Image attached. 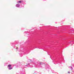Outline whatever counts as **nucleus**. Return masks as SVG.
Returning <instances> with one entry per match:
<instances>
[{"mask_svg": "<svg viewBox=\"0 0 74 74\" xmlns=\"http://www.w3.org/2000/svg\"><path fill=\"white\" fill-rule=\"evenodd\" d=\"M68 73H69V74H70V71H68Z\"/></svg>", "mask_w": 74, "mask_h": 74, "instance_id": "obj_4", "label": "nucleus"}, {"mask_svg": "<svg viewBox=\"0 0 74 74\" xmlns=\"http://www.w3.org/2000/svg\"><path fill=\"white\" fill-rule=\"evenodd\" d=\"M8 67H11V64H9L8 66Z\"/></svg>", "mask_w": 74, "mask_h": 74, "instance_id": "obj_2", "label": "nucleus"}, {"mask_svg": "<svg viewBox=\"0 0 74 74\" xmlns=\"http://www.w3.org/2000/svg\"><path fill=\"white\" fill-rule=\"evenodd\" d=\"M16 49H18V47H17Z\"/></svg>", "mask_w": 74, "mask_h": 74, "instance_id": "obj_5", "label": "nucleus"}, {"mask_svg": "<svg viewBox=\"0 0 74 74\" xmlns=\"http://www.w3.org/2000/svg\"><path fill=\"white\" fill-rule=\"evenodd\" d=\"M9 70H11V69H12V68H11V67H9Z\"/></svg>", "mask_w": 74, "mask_h": 74, "instance_id": "obj_3", "label": "nucleus"}, {"mask_svg": "<svg viewBox=\"0 0 74 74\" xmlns=\"http://www.w3.org/2000/svg\"><path fill=\"white\" fill-rule=\"evenodd\" d=\"M17 3H21V1H18L17 2Z\"/></svg>", "mask_w": 74, "mask_h": 74, "instance_id": "obj_1", "label": "nucleus"}]
</instances>
